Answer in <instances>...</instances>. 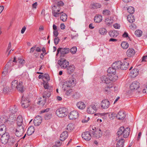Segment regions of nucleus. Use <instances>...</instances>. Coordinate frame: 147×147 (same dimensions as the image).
<instances>
[{
    "mask_svg": "<svg viewBox=\"0 0 147 147\" xmlns=\"http://www.w3.org/2000/svg\"><path fill=\"white\" fill-rule=\"evenodd\" d=\"M95 22L96 23H99L102 20V16L101 15H96L94 19Z\"/></svg>",
    "mask_w": 147,
    "mask_h": 147,
    "instance_id": "nucleus-32",
    "label": "nucleus"
},
{
    "mask_svg": "<svg viewBox=\"0 0 147 147\" xmlns=\"http://www.w3.org/2000/svg\"><path fill=\"white\" fill-rule=\"evenodd\" d=\"M130 132V129L129 127L125 129L124 127H120L118 131L117 134L119 138L120 136L123 135L124 138H127L129 136Z\"/></svg>",
    "mask_w": 147,
    "mask_h": 147,
    "instance_id": "nucleus-2",
    "label": "nucleus"
},
{
    "mask_svg": "<svg viewBox=\"0 0 147 147\" xmlns=\"http://www.w3.org/2000/svg\"><path fill=\"white\" fill-rule=\"evenodd\" d=\"M121 46L123 49H126L128 48L129 45L126 42H123L121 43Z\"/></svg>",
    "mask_w": 147,
    "mask_h": 147,
    "instance_id": "nucleus-43",
    "label": "nucleus"
},
{
    "mask_svg": "<svg viewBox=\"0 0 147 147\" xmlns=\"http://www.w3.org/2000/svg\"><path fill=\"white\" fill-rule=\"evenodd\" d=\"M138 69H134L131 71L130 74L131 77L135 78L138 75Z\"/></svg>",
    "mask_w": 147,
    "mask_h": 147,
    "instance_id": "nucleus-25",
    "label": "nucleus"
},
{
    "mask_svg": "<svg viewBox=\"0 0 147 147\" xmlns=\"http://www.w3.org/2000/svg\"><path fill=\"white\" fill-rule=\"evenodd\" d=\"M55 11V10L54 9V11H52V13L53 16L56 18L59 17V15L63 13V11L59 13V12H56Z\"/></svg>",
    "mask_w": 147,
    "mask_h": 147,
    "instance_id": "nucleus-44",
    "label": "nucleus"
},
{
    "mask_svg": "<svg viewBox=\"0 0 147 147\" xmlns=\"http://www.w3.org/2000/svg\"><path fill=\"white\" fill-rule=\"evenodd\" d=\"M52 11H54L55 9L56 12H59L60 11L61 8L60 7L57 5H53L52 6Z\"/></svg>",
    "mask_w": 147,
    "mask_h": 147,
    "instance_id": "nucleus-41",
    "label": "nucleus"
},
{
    "mask_svg": "<svg viewBox=\"0 0 147 147\" xmlns=\"http://www.w3.org/2000/svg\"><path fill=\"white\" fill-rule=\"evenodd\" d=\"M21 104L22 107L24 108H28L30 105V101L27 98H26L22 96Z\"/></svg>",
    "mask_w": 147,
    "mask_h": 147,
    "instance_id": "nucleus-10",
    "label": "nucleus"
},
{
    "mask_svg": "<svg viewBox=\"0 0 147 147\" xmlns=\"http://www.w3.org/2000/svg\"><path fill=\"white\" fill-rule=\"evenodd\" d=\"M127 58H125L124 60L122 62V64L121 65V69L122 70H125L127 69L128 67L129 63L126 61V60Z\"/></svg>",
    "mask_w": 147,
    "mask_h": 147,
    "instance_id": "nucleus-21",
    "label": "nucleus"
},
{
    "mask_svg": "<svg viewBox=\"0 0 147 147\" xmlns=\"http://www.w3.org/2000/svg\"><path fill=\"white\" fill-rule=\"evenodd\" d=\"M70 50L69 51H70L71 53L74 54L76 53L77 51V48L76 47H74L71 48Z\"/></svg>",
    "mask_w": 147,
    "mask_h": 147,
    "instance_id": "nucleus-50",
    "label": "nucleus"
},
{
    "mask_svg": "<svg viewBox=\"0 0 147 147\" xmlns=\"http://www.w3.org/2000/svg\"><path fill=\"white\" fill-rule=\"evenodd\" d=\"M59 39L58 37H56L54 39V43L55 45H57L59 41Z\"/></svg>",
    "mask_w": 147,
    "mask_h": 147,
    "instance_id": "nucleus-59",
    "label": "nucleus"
},
{
    "mask_svg": "<svg viewBox=\"0 0 147 147\" xmlns=\"http://www.w3.org/2000/svg\"><path fill=\"white\" fill-rule=\"evenodd\" d=\"M6 127L5 125H4L3 124H1L0 125V135H1L3 133H2V131H5L6 130Z\"/></svg>",
    "mask_w": 147,
    "mask_h": 147,
    "instance_id": "nucleus-40",
    "label": "nucleus"
},
{
    "mask_svg": "<svg viewBox=\"0 0 147 147\" xmlns=\"http://www.w3.org/2000/svg\"><path fill=\"white\" fill-rule=\"evenodd\" d=\"M42 121H39L36 118H35L34 120V123L35 126H38L40 125Z\"/></svg>",
    "mask_w": 147,
    "mask_h": 147,
    "instance_id": "nucleus-46",
    "label": "nucleus"
},
{
    "mask_svg": "<svg viewBox=\"0 0 147 147\" xmlns=\"http://www.w3.org/2000/svg\"><path fill=\"white\" fill-rule=\"evenodd\" d=\"M21 76L24 79H28V74L27 72H24L21 75Z\"/></svg>",
    "mask_w": 147,
    "mask_h": 147,
    "instance_id": "nucleus-51",
    "label": "nucleus"
},
{
    "mask_svg": "<svg viewBox=\"0 0 147 147\" xmlns=\"http://www.w3.org/2000/svg\"><path fill=\"white\" fill-rule=\"evenodd\" d=\"M74 128V124L72 123L69 124L66 127V129L68 131H72Z\"/></svg>",
    "mask_w": 147,
    "mask_h": 147,
    "instance_id": "nucleus-36",
    "label": "nucleus"
},
{
    "mask_svg": "<svg viewBox=\"0 0 147 147\" xmlns=\"http://www.w3.org/2000/svg\"><path fill=\"white\" fill-rule=\"evenodd\" d=\"M49 108H48L46 109H43L40 111V113H44L47 112L49 111Z\"/></svg>",
    "mask_w": 147,
    "mask_h": 147,
    "instance_id": "nucleus-62",
    "label": "nucleus"
},
{
    "mask_svg": "<svg viewBox=\"0 0 147 147\" xmlns=\"http://www.w3.org/2000/svg\"><path fill=\"white\" fill-rule=\"evenodd\" d=\"M122 64V62L120 61H115L113 63L112 65L113 67L115 68L116 69H121V65Z\"/></svg>",
    "mask_w": 147,
    "mask_h": 147,
    "instance_id": "nucleus-23",
    "label": "nucleus"
},
{
    "mask_svg": "<svg viewBox=\"0 0 147 147\" xmlns=\"http://www.w3.org/2000/svg\"><path fill=\"white\" fill-rule=\"evenodd\" d=\"M17 125H21L23 124V120L22 116L19 115L17 119Z\"/></svg>",
    "mask_w": 147,
    "mask_h": 147,
    "instance_id": "nucleus-33",
    "label": "nucleus"
},
{
    "mask_svg": "<svg viewBox=\"0 0 147 147\" xmlns=\"http://www.w3.org/2000/svg\"><path fill=\"white\" fill-rule=\"evenodd\" d=\"M110 84V85H108V84L107 85L105 88H103V91L105 92V93H107L110 92L111 88L113 87V85Z\"/></svg>",
    "mask_w": 147,
    "mask_h": 147,
    "instance_id": "nucleus-27",
    "label": "nucleus"
},
{
    "mask_svg": "<svg viewBox=\"0 0 147 147\" xmlns=\"http://www.w3.org/2000/svg\"><path fill=\"white\" fill-rule=\"evenodd\" d=\"M127 20L130 23L134 22L135 20L134 16L132 14H130L128 15Z\"/></svg>",
    "mask_w": 147,
    "mask_h": 147,
    "instance_id": "nucleus-34",
    "label": "nucleus"
},
{
    "mask_svg": "<svg viewBox=\"0 0 147 147\" xmlns=\"http://www.w3.org/2000/svg\"><path fill=\"white\" fill-rule=\"evenodd\" d=\"M97 106V105L96 104H92L87 109V112L89 114H92L95 113L96 112L97 110L96 108Z\"/></svg>",
    "mask_w": 147,
    "mask_h": 147,
    "instance_id": "nucleus-8",
    "label": "nucleus"
},
{
    "mask_svg": "<svg viewBox=\"0 0 147 147\" xmlns=\"http://www.w3.org/2000/svg\"><path fill=\"white\" fill-rule=\"evenodd\" d=\"M142 32L140 30H136L135 32V34L137 36L140 37L142 34Z\"/></svg>",
    "mask_w": 147,
    "mask_h": 147,
    "instance_id": "nucleus-48",
    "label": "nucleus"
},
{
    "mask_svg": "<svg viewBox=\"0 0 147 147\" xmlns=\"http://www.w3.org/2000/svg\"><path fill=\"white\" fill-rule=\"evenodd\" d=\"M72 92V90L71 89H70L67 90L66 93V95L67 96H69L71 94Z\"/></svg>",
    "mask_w": 147,
    "mask_h": 147,
    "instance_id": "nucleus-57",
    "label": "nucleus"
},
{
    "mask_svg": "<svg viewBox=\"0 0 147 147\" xmlns=\"http://www.w3.org/2000/svg\"><path fill=\"white\" fill-rule=\"evenodd\" d=\"M109 36L111 37H117L119 34L118 31L116 30L110 31L109 32Z\"/></svg>",
    "mask_w": 147,
    "mask_h": 147,
    "instance_id": "nucleus-30",
    "label": "nucleus"
},
{
    "mask_svg": "<svg viewBox=\"0 0 147 147\" xmlns=\"http://www.w3.org/2000/svg\"><path fill=\"white\" fill-rule=\"evenodd\" d=\"M92 134L94 136V137L96 138H100L102 136V132L100 129H99L98 131H95L94 132L92 131Z\"/></svg>",
    "mask_w": 147,
    "mask_h": 147,
    "instance_id": "nucleus-20",
    "label": "nucleus"
},
{
    "mask_svg": "<svg viewBox=\"0 0 147 147\" xmlns=\"http://www.w3.org/2000/svg\"><path fill=\"white\" fill-rule=\"evenodd\" d=\"M110 11L108 9H105L103 11V14L104 15H109L110 14Z\"/></svg>",
    "mask_w": 147,
    "mask_h": 147,
    "instance_id": "nucleus-53",
    "label": "nucleus"
},
{
    "mask_svg": "<svg viewBox=\"0 0 147 147\" xmlns=\"http://www.w3.org/2000/svg\"><path fill=\"white\" fill-rule=\"evenodd\" d=\"M18 61V67L19 68L21 67L25 63V60L21 58H19Z\"/></svg>",
    "mask_w": 147,
    "mask_h": 147,
    "instance_id": "nucleus-35",
    "label": "nucleus"
},
{
    "mask_svg": "<svg viewBox=\"0 0 147 147\" xmlns=\"http://www.w3.org/2000/svg\"><path fill=\"white\" fill-rule=\"evenodd\" d=\"M100 7V5H99L97 4H92L91 6V8L93 9H96L98 8H99Z\"/></svg>",
    "mask_w": 147,
    "mask_h": 147,
    "instance_id": "nucleus-55",
    "label": "nucleus"
},
{
    "mask_svg": "<svg viewBox=\"0 0 147 147\" xmlns=\"http://www.w3.org/2000/svg\"><path fill=\"white\" fill-rule=\"evenodd\" d=\"M99 33L102 35H105L107 33V30L105 28H102L99 29Z\"/></svg>",
    "mask_w": 147,
    "mask_h": 147,
    "instance_id": "nucleus-38",
    "label": "nucleus"
},
{
    "mask_svg": "<svg viewBox=\"0 0 147 147\" xmlns=\"http://www.w3.org/2000/svg\"><path fill=\"white\" fill-rule=\"evenodd\" d=\"M135 53V51L133 49L129 48L127 51L126 54L128 57H130L134 56Z\"/></svg>",
    "mask_w": 147,
    "mask_h": 147,
    "instance_id": "nucleus-24",
    "label": "nucleus"
},
{
    "mask_svg": "<svg viewBox=\"0 0 147 147\" xmlns=\"http://www.w3.org/2000/svg\"><path fill=\"white\" fill-rule=\"evenodd\" d=\"M16 117H14V116L12 115L9 117L8 120L9 121L13 122L14 121L16 120Z\"/></svg>",
    "mask_w": 147,
    "mask_h": 147,
    "instance_id": "nucleus-52",
    "label": "nucleus"
},
{
    "mask_svg": "<svg viewBox=\"0 0 147 147\" xmlns=\"http://www.w3.org/2000/svg\"><path fill=\"white\" fill-rule=\"evenodd\" d=\"M78 116V112L75 111H74L71 112L68 115L69 118L70 120L75 119L77 118Z\"/></svg>",
    "mask_w": 147,
    "mask_h": 147,
    "instance_id": "nucleus-13",
    "label": "nucleus"
},
{
    "mask_svg": "<svg viewBox=\"0 0 147 147\" xmlns=\"http://www.w3.org/2000/svg\"><path fill=\"white\" fill-rule=\"evenodd\" d=\"M43 86L47 90L44 91L42 94L43 100L42 102V104H44L46 102V99L49 97L51 95V92L52 91V89L50 88L48 82H45L43 83Z\"/></svg>",
    "mask_w": 147,
    "mask_h": 147,
    "instance_id": "nucleus-1",
    "label": "nucleus"
},
{
    "mask_svg": "<svg viewBox=\"0 0 147 147\" xmlns=\"http://www.w3.org/2000/svg\"><path fill=\"white\" fill-rule=\"evenodd\" d=\"M68 135V133L67 131L63 132L60 135V140L62 141H64L67 138Z\"/></svg>",
    "mask_w": 147,
    "mask_h": 147,
    "instance_id": "nucleus-26",
    "label": "nucleus"
},
{
    "mask_svg": "<svg viewBox=\"0 0 147 147\" xmlns=\"http://www.w3.org/2000/svg\"><path fill=\"white\" fill-rule=\"evenodd\" d=\"M11 87L12 89H16L21 92H23L24 91L22 82H20L18 83V81L16 80H14L12 81Z\"/></svg>",
    "mask_w": 147,
    "mask_h": 147,
    "instance_id": "nucleus-3",
    "label": "nucleus"
},
{
    "mask_svg": "<svg viewBox=\"0 0 147 147\" xmlns=\"http://www.w3.org/2000/svg\"><path fill=\"white\" fill-rule=\"evenodd\" d=\"M139 87V83L137 81L133 82L130 86V88L131 91L136 90Z\"/></svg>",
    "mask_w": 147,
    "mask_h": 147,
    "instance_id": "nucleus-15",
    "label": "nucleus"
},
{
    "mask_svg": "<svg viewBox=\"0 0 147 147\" xmlns=\"http://www.w3.org/2000/svg\"><path fill=\"white\" fill-rule=\"evenodd\" d=\"M113 27L115 29H119L120 28V26L119 24L116 23L113 25Z\"/></svg>",
    "mask_w": 147,
    "mask_h": 147,
    "instance_id": "nucleus-63",
    "label": "nucleus"
},
{
    "mask_svg": "<svg viewBox=\"0 0 147 147\" xmlns=\"http://www.w3.org/2000/svg\"><path fill=\"white\" fill-rule=\"evenodd\" d=\"M110 105V102L107 99H104L102 101L101 103V107L103 109H107L109 107Z\"/></svg>",
    "mask_w": 147,
    "mask_h": 147,
    "instance_id": "nucleus-16",
    "label": "nucleus"
},
{
    "mask_svg": "<svg viewBox=\"0 0 147 147\" xmlns=\"http://www.w3.org/2000/svg\"><path fill=\"white\" fill-rule=\"evenodd\" d=\"M127 10L128 12L130 14H131L133 13L134 12V8L131 6H130L128 7L127 9Z\"/></svg>",
    "mask_w": 147,
    "mask_h": 147,
    "instance_id": "nucleus-47",
    "label": "nucleus"
},
{
    "mask_svg": "<svg viewBox=\"0 0 147 147\" xmlns=\"http://www.w3.org/2000/svg\"><path fill=\"white\" fill-rule=\"evenodd\" d=\"M100 80L102 83H105L106 84H111V81H115L116 80V78L112 77V76H111L109 74L102 76L100 77Z\"/></svg>",
    "mask_w": 147,
    "mask_h": 147,
    "instance_id": "nucleus-5",
    "label": "nucleus"
},
{
    "mask_svg": "<svg viewBox=\"0 0 147 147\" xmlns=\"http://www.w3.org/2000/svg\"><path fill=\"white\" fill-rule=\"evenodd\" d=\"M80 95L78 92H75L72 95L73 98L75 99H78L80 98Z\"/></svg>",
    "mask_w": 147,
    "mask_h": 147,
    "instance_id": "nucleus-49",
    "label": "nucleus"
},
{
    "mask_svg": "<svg viewBox=\"0 0 147 147\" xmlns=\"http://www.w3.org/2000/svg\"><path fill=\"white\" fill-rule=\"evenodd\" d=\"M76 106L79 109L81 110L83 109L86 107L84 103L81 101H79L77 102L76 104Z\"/></svg>",
    "mask_w": 147,
    "mask_h": 147,
    "instance_id": "nucleus-28",
    "label": "nucleus"
},
{
    "mask_svg": "<svg viewBox=\"0 0 147 147\" xmlns=\"http://www.w3.org/2000/svg\"><path fill=\"white\" fill-rule=\"evenodd\" d=\"M64 3L62 1H60L58 2L57 3V6L60 7L61 6H62L64 5Z\"/></svg>",
    "mask_w": 147,
    "mask_h": 147,
    "instance_id": "nucleus-60",
    "label": "nucleus"
},
{
    "mask_svg": "<svg viewBox=\"0 0 147 147\" xmlns=\"http://www.w3.org/2000/svg\"><path fill=\"white\" fill-rule=\"evenodd\" d=\"M51 117V115L50 114L48 113L45 116V118L46 119H50Z\"/></svg>",
    "mask_w": 147,
    "mask_h": 147,
    "instance_id": "nucleus-58",
    "label": "nucleus"
},
{
    "mask_svg": "<svg viewBox=\"0 0 147 147\" xmlns=\"http://www.w3.org/2000/svg\"><path fill=\"white\" fill-rule=\"evenodd\" d=\"M92 133V131H86L82 133V138L86 141L90 140L91 138L90 134Z\"/></svg>",
    "mask_w": 147,
    "mask_h": 147,
    "instance_id": "nucleus-11",
    "label": "nucleus"
},
{
    "mask_svg": "<svg viewBox=\"0 0 147 147\" xmlns=\"http://www.w3.org/2000/svg\"><path fill=\"white\" fill-rule=\"evenodd\" d=\"M117 118L119 120L123 119L126 117V115L124 112L120 111L116 115Z\"/></svg>",
    "mask_w": 147,
    "mask_h": 147,
    "instance_id": "nucleus-19",
    "label": "nucleus"
},
{
    "mask_svg": "<svg viewBox=\"0 0 147 147\" xmlns=\"http://www.w3.org/2000/svg\"><path fill=\"white\" fill-rule=\"evenodd\" d=\"M68 109L65 107L60 108L56 111V115L59 117H66L68 114Z\"/></svg>",
    "mask_w": 147,
    "mask_h": 147,
    "instance_id": "nucleus-4",
    "label": "nucleus"
},
{
    "mask_svg": "<svg viewBox=\"0 0 147 147\" xmlns=\"http://www.w3.org/2000/svg\"><path fill=\"white\" fill-rule=\"evenodd\" d=\"M116 140L117 142L116 147H123V146L124 143L125 142L124 140L123 139L121 138L118 139L117 138Z\"/></svg>",
    "mask_w": 147,
    "mask_h": 147,
    "instance_id": "nucleus-22",
    "label": "nucleus"
},
{
    "mask_svg": "<svg viewBox=\"0 0 147 147\" xmlns=\"http://www.w3.org/2000/svg\"><path fill=\"white\" fill-rule=\"evenodd\" d=\"M36 45H35L33 47H32V48H31L30 49V53H32L34 51V50H35L36 48Z\"/></svg>",
    "mask_w": 147,
    "mask_h": 147,
    "instance_id": "nucleus-61",
    "label": "nucleus"
},
{
    "mask_svg": "<svg viewBox=\"0 0 147 147\" xmlns=\"http://www.w3.org/2000/svg\"><path fill=\"white\" fill-rule=\"evenodd\" d=\"M70 51V49L69 48L59 47L57 50V53L56 55H57L59 53L62 55H64L65 54L68 53Z\"/></svg>",
    "mask_w": 147,
    "mask_h": 147,
    "instance_id": "nucleus-9",
    "label": "nucleus"
},
{
    "mask_svg": "<svg viewBox=\"0 0 147 147\" xmlns=\"http://www.w3.org/2000/svg\"><path fill=\"white\" fill-rule=\"evenodd\" d=\"M58 64L63 68H65L69 65V62L65 59L59 60L58 62Z\"/></svg>",
    "mask_w": 147,
    "mask_h": 147,
    "instance_id": "nucleus-14",
    "label": "nucleus"
},
{
    "mask_svg": "<svg viewBox=\"0 0 147 147\" xmlns=\"http://www.w3.org/2000/svg\"><path fill=\"white\" fill-rule=\"evenodd\" d=\"M9 121V120L7 119L6 117L2 116L0 117V123L3 124L6 122Z\"/></svg>",
    "mask_w": 147,
    "mask_h": 147,
    "instance_id": "nucleus-39",
    "label": "nucleus"
},
{
    "mask_svg": "<svg viewBox=\"0 0 147 147\" xmlns=\"http://www.w3.org/2000/svg\"><path fill=\"white\" fill-rule=\"evenodd\" d=\"M105 114L104 113H96L94 114V115L96 116H98L99 117H102Z\"/></svg>",
    "mask_w": 147,
    "mask_h": 147,
    "instance_id": "nucleus-64",
    "label": "nucleus"
},
{
    "mask_svg": "<svg viewBox=\"0 0 147 147\" xmlns=\"http://www.w3.org/2000/svg\"><path fill=\"white\" fill-rule=\"evenodd\" d=\"M75 84L76 81L73 78H71L67 81L64 85L66 86L70 87L75 86Z\"/></svg>",
    "mask_w": 147,
    "mask_h": 147,
    "instance_id": "nucleus-17",
    "label": "nucleus"
},
{
    "mask_svg": "<svg viewBox=\"0 0 147 147\" xmlns=\"http://www.w3.org/2000/svg\"><path fill=\"white\" fill-rule=\"evenodd\" d=\"M9 138V135L8 133H5L2 135L0 141V146H3L6 144L8 142Z\"/></svg>",
    "mask_w": 147,
    "mask_h": 147,
    "instance_id": "nucleus-6",
    "label": "nucleus"
},
{
    "mask_svg": "<svg viewBox=\"0 0 147 147\" xmlns=\"http://www.w3.org/2000/svg\"><path fill=\"white\" fill-rule=\"evenodd\" d=\"M75 66L73 65H70L67 67V73L68 74H71L73 73L75 69Z\"/></svg>",
    "mask_w": 147,
    "mask_h": 147,
    "instance_id": "nucleus-29",
    "label": "nucleus"
},
{
    "mask_svg": "<svg viewBox=\"0 0 147 147\" xmlns=\"http://www.w3.org/2000/svg\"><path fill=\"white\" fill-rule=\"evenodd\" d=\"M107 72L108 73V74H109V75L112 77H113L116 79H117V77H116L115 76V74L116 73V69L113 67H110L107 69Z\"/></svg>",
    "mask_w": 147,
    "mask_h": 147,
    "instance_id": "nucleus-12",
    "label": "nucleus"
},
{
    "mask_svg": "<svg viewBox=\"0 0 147 147\" xmlns=\"http://www.w3.org/2000/svg\"><path fill=\"white\" fill-rule=\"evenodd\" d=\"M24 126L23 124L18 125L15 132V134L18 137H20L24 131Z\"/></svg>",
    "mask_w": 147,
    "mask_h": 147,
    "instance_id": "nucleus-7",
    "label": "nucleus"
},
{
    "mask_svg": "<svg viewBox=\"0 0 147 147\" xmlns=\"http://www.w3.org/2000/svg\"><path fill=\"white\" fill-rule=\"evenodd\" d=\"M43 79L46 80L47 81H49L50 80L48 74H45L43 75Z\"/></svg>",
    "mask_w": 147,
    "mask_h": 147,
    "instance_id": "nucleus-56",
    "label": "nucleus"
},
{
    "mask_svg": "<svg viewBox=\"0 0 147 147\" xmlns=\"http://www.w3.org/2000/svg\"><path fill=\"white\" fill-rule=\"evenodd\" d=\"M16 58L14 57L13 60L10 59L9 60L5 65L7 69H9L11 67L15 65L16 63Z\"/></svg>",
    "mask_w": 147,
    "mask_h": 147,
    "instance_id": "nucleus-18",
    "label": "nucleus"
},
{
    "mask_svg": "<svg viewBox=\"0 0 147 147\" xmlns=\"http://www.w3.org/2000/svg\"><path fill=\"white\" fill-rule=\"evenodd\" d=\"M67 16L65 13H63L60 17V19L63 22H65L67 19Z\"/></svg>",
    "mask_w": 147,
    "mask_h": 147,
    "instance_id": "nucleus-42",
    "label": "nucleus"
},
{
    "mask_svg": "<svg viewBox=\"0 0 147 147\" xmlns=\"http://www.w3.org/2000/svg\"><path fill=\"white\" fill-rule=\"evenodd\" d=\"M17 109L15 105H14L13 107H11L10 108V111L11 113L13 114L16 112L17 111Z\"/></svg>",
    "mask_w": 147,
    "mask_h": 147,
    "instance_id": "nucleus-45",
    "label": "nucleus"
},
{
    "mask_svg": "<svg viewBox=\"0 0 147 147\" xmlns=\"http://www.w3.org/2000/svg\"><path fill=\"white\" fill-rule=\"evenodd\" d=\"M8 69L7 68V67L5 66V67L4 69V71L2 72V74H3V75L4 76H5L7 74L8 72Z\"/></svg>",
    "mask_w": 147,
    "mask_h": 147,
    "instance_id": "nucleus-54",
    "label": "nucleus"
},
{
    "mask_svg": "<svg viewBox=\"0 0 147 147\" xmlns=\"http://www.w3.org/2000/svg\"><path fill=\"white\" fill-rule=\"evenodd\" d=\"M35 131L34 127L33 126H30L28 128L27 131V134L30 136L34 133Z\"/></svg>",
    "mask_w": 147,
    "mask_h": 147,
    "instance_id": "nucleus-31",
    "label": "nucleus"
},
{
    "mask_svg": "<svg viewBox=\"0 0 147 147\" xmlns=\"http://www.w3.org/2000/svg\"><path fill=\"white\" fill-rule=\"evenodd\" d=\"M11 89L8 86H6L4 88L3 90V92L4 94H7L11 90Z\"/></svg>",
    "mask_w": 147,
    "mask_h": 147,
    "instance_id": "nucleus-37",
    "label": "nucleus"
}]
</instances>
